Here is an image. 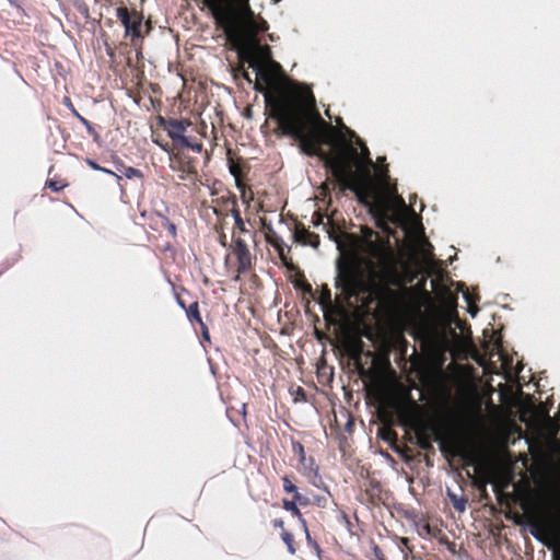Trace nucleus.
<instances>
[{
  "label": "nucleus",
  "instance_id": "obj_1",
  "mask_svg": "<svg viewBox=\"0 0 560 560\" xmlns=\"http://www.w3.org/2000/svg\"><path fill=\"white\" fill-rule=\"evenodd\" d=\"M250 67L257 68L255 90L265 92L266 108L278 124L276 133L291 137L299 141L304 154L317 156L331 172L340 191H353L361 205L370 207L377 226L385 229L390 209L389 198L381 196L373 182V162L368 147L358 138L360 153L352 142L340 138L334 143L331 152L323 150L322 144L330 143V136L336 130L322 118L314 97L311 95L307 98L291 83H277L271 69L259 67L256 61L250 62Z\"/></svg>",
  "mask_w": 560,
  "mask_h": 560
},
{
  "label": "nucleus",
  "instance_id": "obj_2",
  "mask_svg": "<svg viewBox=\"0 0 560 560\" xmlns=\"http://www.w3.org/2000/svg\"><path fill=\"white\" fill-rule=\"evenodd\" d=\"M234 49L245 50L258 44L257 35L268 30L264 19L255 20L249 0H201Z\"/></svg>",
  "mask_w": 560,
  "mask_h": 560
},
{
  "label": "nucleus",
  "instance_id": "obj_3",
  "mask_svg": "<svg viewBox=\"0 0 560 560\" xmlns=\"http://www.w3.org/2000/svg\"><path fill=\"white\" fill-rule=\"evenodd\" d=\"M336 288L346 300L358 298L364 291V271L358 258H347L337 265Z\"/></svg>",
  "mask_w": 560,
  "mask_h": 560
},
{
  "label": "nucleus",
  "instance_id": "obj_4",
  "mask_svg": "<svg viewBox=\"0 0 560 560\" xmlns=\"http://www.w3.org/2000/svg\"><path fill=\"white\" fill-rule=\"evenodd\" d=\"M417 444L421 450L430 451L432 442L440 443V450L444 455L462 457L467 462H472V457L465 446L455 439L443 438L436 428L432 425H422L416 431Z\"/></svg>",
  "mask_w": 560,
  "mask_h": 560
},
{
  "label": "nucleus",
  "instance_id": "obj_5",
  "mask_svg": "<svg viewBox=\"0 0 560 560\" xmlns=\"http://www.w3.org/2000/svg\"><path fill=\"white\" fill-rule=\"evenodd\" d=\"M371 285L378 299L393 302L400 299L393 287H402V278L395 265L385 264L381 270L371 273Z\"/></svg>",
  "mask_w": 560,
  "mask_h": 560
},
{
  "label": "nucleus",
  "instance_id": "obj_6",
  "mask_svg": "<svg viewBox=\"0 0 560 560\" xmlns=\"http://www.w3.org/2000/svg\"><path fill=\"white\" fill-rule=\"evenodd\" d=\"M226 248H230L236 258V279H238L241 275H245L252 270L254 257L249 250L246 240L243 236L235 234V231L232 232L231 242Z\"/></svg>",
  "mask_w": 560,
  "mask_h": 560
},
{
  "label": "nucleus",
  "instance_id": "obj_7",
  "mask_svg": "<svg viewBox=\"0 0 560 560\" xmlns=\"http://www.w3.org/2000/svg\"><path fill=\"white\" fill-rule=\"evenodd\" d=\"M116 18L121 22L125 27V36H130L132 43L142 38L141 26L143 15L136 11L129 10L127 7H118L116 9Z\"/></svg>",
  "mask_w": 560,
  "mask_h": 560
},
{
  "label": "nucleus",
  "instance_id": "obj_8",
  "mask_svg": "<svg viewBox=\"0 0 560 560\" xmlns=\"http://www.w3.org/2000/svg\"><path fill=\"white\" fill-rule=\"evenodd\" d=\"M292 451L294 455L299 457V463L302 467V474L313 486L320 488L324 482L322 476L319 475V467L316 464L314 457H306L304 446L300 442L292 443Z\"/></svg>",
  "mask_w": 560,
  "mask_h": 560
},
{
  "label": "nucleus",
  "instance_id": "obj_9",
  "mask_svg": "<svg viewBox=\"0 0 560 560\" xmlns=\"http://www.w3.org/2000/svg\"><path fill=\"white\" fill-rule=\"evenodd\" d=\"M532 534L548 547L550 545L547 539L551 540L552 544H560V516L556 520H547L535 524Z\"/></svg>",
  "mask_w": 560,
  "mask_h": 560
},
{
  "label": "nucleus",
  "instance_id": "obj_10",
  "mask_svg": "<svg viewBox=\"0 0 560 560\" xmlns=\"http://www.w3.org/2000/svg\"><path fill=\"white\" fill-rule=\"evenodd\" d=\"M160 124L167 131V135L173 140L174 145H188V138L185 137L186 129L190 122L186 119H165L160 118Z\"/></svg>",
  "mask_w": 560,
  "mask_h": 560
},
{
  "label": "nucleus",
  "instance_id": "obj_11",
  "mask_svg": "<svg viewBox=\"0 0 560 560\" xmlns=\"http://www.w3.org/2000/svg\"><path fill=\"white\" fill-rule=\"evenodd\" d=\"M171 168L180 172V178L185 179L197 175L196 161L183 150H177L170 155Z\"/></svg>",
  "mask_w": 560,
  "mask_h": 560
},
{
  "label": "nucleus",
  "instance_id": "obj_12",
  "mask_svg": "<svg viewBox=\"0 0 560 560\" xmlns=\"http://www.w3.org/2000/svg\"><path fill=\"white\" fill-rule=\"evenodd\" d=\"M346 349H347L349 355L355 361V364L359 369L360 374L365 375L368 373V371L361 364V354L363 352L362 340L359 338L350 340L346 345Z\"/></svg>",
  "mask_w": 560,
  "mask_h": 560
},
{
  "label": "nucleus",
  "instance_id": "obj_13",
  "mask_svg": "<svg viewBox=\"0 0 560 560\" xmlns=\"http://www.w3.org/2000/svg\"><path fill=\"white\" fill-rule=\"evenodd\" d=\"M282 506L285 511L290 512L293 516H295L303 525L304 527V530H305V534H306V539L308 541V544L311 545H314V546H317L315 541L312 540L311 538V535H310V532H308V528H307V525H306V522L305 520L303 518V515L299 509V505L296 504V502L292 499V500H287L284 499L282 501Z\"/></svg>",
  "mask_w": 560,
  "mask_h": 560
},
{
  "label": "nucleus",
  "instance_id": "obj_14",
  "mask_svg": "<svg viewBox=\"0 0 560 560\" xmlns=\"http://www.w3.org/2000/svg\"><path fill=\"white\" fill-rule=\"evenodd\" d=\"M294 237L298 242H300L304 245H310L315 248L319 246V242H320L319 236L316 233L308 231L303 225L296 226Z\"/></svg>",
  "mask_w": 560,
  "mask_h": 560
},
{
  "label": "nucleus",
  "instance_id": "obj_15",
  "mask_svg": "<svg viewBox=\"0 0 560 560\" xmlns=\"http://www.w3.org/2000/svg\"><path fill=\"white\" fill-rule=\"evenodd\" d=\"M229 167H230V173L235 178V184H236V187L241 191L242 198L246 199V191L250 190V188L242 179V166H241V164L231 160ZM249 192H252V191H249ZM250 195H253V194H250ZM252 198H253V196L249 197V199H252Z\"/></svg>",
  "mask_w": 560,
  "mask_h": 560
},
{
  "label": "nucleus",
  "instance_id": "obj_16",
  "mask_svg": "<svg viewBox=\"0 0 560 560\" xmlns=\"http://www.w3.org/2000/svg\"><path fill=\"white\" fill-rule=\"evenodd\" d=\"M317 303L322 306L325 319L329 320V313L332 310L334 305L331 300V292L327 284L322 285L320 294L317 298Z\"/></svg>",
  "mask_w": 560,
  "mask_h": 560
},
{
  "label": "nucleus",
  "instance_id": "obj_17",
  "mask_svg": "<svg viewBox=\"0 0 560 560\" xmlns=\"http://www.w3.org/2000/svg\"><path fill=\"white\" fill-rule=\"evenodd\" d=\"M116 170L119 173H121L125 177H127L128 179H133V178L142 179L143 178V174L139 168H136L132 166H127L121 161L116 163Z\"/></svg>",
  "mask_w": 560,
  "mask_h": 560
},
{
  "label": "nucleus",
  "instance_id": "obj_18",
  "mask_svg": "<svg viewBox=\"0 0 560 560\" xmlns=\"http://www.w3.org/2000/svg\"><path fill=\"white\" fill-rule=\"evenodd\" d=\"M148 219V224L153 231H162L165 228V224H167V218L158 212H150Z\"/></svg>",
  "mask_w": 560,
  "mask_h": 560
},
{
  "label": "nucleus",
  "instance_id": "obj_19",
  "mask_svg": "<svg viewBox=\"0 0 560 560\" xmlns=\"http://www.w3.org/2000/svg\"><path fill=\"white\" fill-rule=\"evenodd\" d=\"M185 312H186L188 320L191 324H194V323H196L198 325L203 324V320L201 318L200 311H199V303H198V301H195L191 304H189L187 306V308L185 310Z\"/></svg>",
  "mask_w": 560,
  "mask_h": 560
},
{
  "label": "nucleus",
  "instance_id": "obj_20",
  "mask_svg": "<svg viewBox=\"0 0 560 560\" xmlns=\"http://www.w3.org/2000/svg\"><path fill=\"white\" fill-rule=\"evenodd\" d=\"M448 498L453 504V508L463 513L466 510L467 499L464 497H458L455 493L448 492Z\"/></svg>",
  "mask_w": 560,
  "mask_h": 560
},
{
  "label": "nucleus",
  "instance_id": "obj_21",
  "mask_svg": "<svg viewBox=\"0 0 560 560\" xmlns=\"http://www.w3.org/2000/svg\"><path fill=\"white\" fill-rule=\"evenodd\" d=\"M214 231L215 233L218 234V242L219 244L222 246V247H228L229 245V242H228V235L226 233L224 232V222L222 221H218L215 224H214Z\"/></svg>",
  "mask_w": 560,
  "mask_h": 560
},
{
  "label": "nucleus",
  "instance_id": "obj_22",
  "mask_svg": "<svg viewBox=\"0 0 560 560\" xmlns=\"http://www.w3.org/2000/svg\"><path fill=\"white\" fill-rule=\"evenodd\" d=\"M78 120L86 128L88 133L93 138L95 142H100L101 136L95 130L94 126L82 115H78Z\"/></svg>",
  "mask_w": 560,
  "mask_h": 560
},
{
  "label": "nucleus",
  "instance_id": "obj_23",
  "mask_svg": "<svg viewBox=\"0 0 560 560\" xmlns=\"http://www.w3.org/2000/svg\"><path fill=\"white\" fill-rule=\"evenodd\" d=\"M281 538L285 544L288 551L291 555H294L296 552V547L293 535L290 532L283 529V532L281 533Z\"/></svg>",
  "mask_w": 560,
  "mask_h": 560
},
{
  "label": "nucleus",
  "instance_id": "obj_24",
  "mask_svg": "<svg viewBox=\"0 0 560 560\" xmlns=\"http://www.w3.org/2000/svg\"><path fill=\"white\" fill-rule=\"evenodd\" d=\"M294 287L296 289H301L304 294H308L313 299H315V292L312 289V285L306 280H298L294 283Z\"/></svg>",
  "mask_w": 560,
  "mask_h": 560
},
{
  "label": "nucleus",
  "instance_id": "obj_25",
  "mask_svg": "<svg viewBox=\"0 0 560 560\" xmlns=\"http://www.w3.org/2000/svg\"><path fill=\"white\" fill-rule=\"evenodd\" d=\"M229 199L232 200V207L229 208V211L232 213V215L234 218V222L240 223L243 218H242L241 211L238 209L237 199H236V197H230Z\"/></svg>",
  "mask_w": 560,
  "mask_h": 560
},
{
  "label": "nucleus",
  "instance_id": "obj_26",
  "mask_svg": "<svg viewBox=\"0 0 560 560\" xmlns=\"http://www.w3.org/2000/svg\"><path fill=\"white\" fill-rule=\"evenodd\" d=\"M46 186L48 188H50L52 191L58 192L67 186V183H65L63 180H58V179H48L46 182Z\"/></svg>",
  "mask_w": 560,
  "mask_h": 560
},
{
  "label": "nucleus",
  "instance_id": "obj_27",
  "mask_svg": "<svg viewBox=\"0 0 560 560\" xmlns=\"http://www.w3.org/2000/svg\"><path fill=\"white\" fill-rule=\"evenodd\" d=\"M230 197H235V195L231 194V192H226L225 195H222L221 197H219L215 202L220 206V207H224L226 208V211H229V208L232 207V200H230L229 198Z\"/></svg>",
  "mask_w": 560,
  "mask_h": 560
},
{
  "label": "nucleus",
  "instance_id": "obj_28",
  "mask_svg": "<svg viewBox=\"0 0 560 560\" xmlns=\"http://www.w3.org/2000/svg\"><path fill=\"white\" fill-rule=\"evenodd\" d=\"M235 231V234L237 235H245V234H250L249 230L245 226V222L244 220L242 219L241 222H234V228H233V231Z\"/></svg>",
  "mask_w": 560,
  "mask_h": 560
},
{
  "label": "nucleus",
  "instance_id": "obj_29",
  "mask_svg": "<svg viewBox=\"0 0 560 560\" xmlns=\"http://www.w3.org/2000/svg\"><path fill=\"white\" fill-rule=\"evenodd\" d=\"M175 148L177 150H183L185 148L187 149H191L192 151L195 152H201L202 150V144L201 143H198V142H191L189 139H188V145H175Z\"/></svg>",
  "mask_w": 560,
  "mask_h": 560
},
{
  "label": "nucleus",
  "instance_id": "obj_30",
  "mask_svg": "<svg viewBox=\"0 0 560 560\" xmlns=\"http://www.w3.org/2000/svg\"><path fill=\"white\" fill-rule=\"evenodd\" d=\"M267 241L279 250L280 257L283 259V254L281 249V238H279L278 236H267Z\"/></svg>",
  "mask_w": 560,
  "mask_h": 560
},
{
  "label": "nucleus",
  "instance_id": "obj_31",
  "mask_svg": "<svg viewBox=\"0 0 560 560\" xmlns=\"http://www.w3.org/2000/svg\"><path fill=\"white\" fill-rule=\"evenodd\" d=\"M281 479H282V486H283L284 492L294 486V483H293L294 476L293 475H284Z\"/></svg>",
  "mask_w": 560,
  "mask_h": 560
},
{
  "label": "nucleus",
  "instance_id": "obj_32",
  "mask_svg": "<svg viewBox=\"0 0 560 560\" xmlns=\"http://www.w3.org/2000/svg\"><path fill=\"white\" fill-rule=\"evenodd\" d=\"M313 503L316 504L318 508L325 509L328 504V497L327 495H314Z\"/></svg>",
  "mask_w": 560,
  "mask_h": 560
},
{
  "label": "nucleus",
  "instance_id": "obj_33",
  "mask_svg": "<svg viewBox=\"0 0 560 560\" xmlns=\"http://www.w3.org/2000/svg\"><path fill=\"white\" fill-rule=\"evenodd\" d=\"M293 500L296 502L298 505H301V506H307L312 503L311 499L303 494L294 495Z\"/></svg>",
  "mask_w": 560,
  "mask_h": 560
},
{
  "label": "nucleus",
  "instance_id": "obj_34",
  "mask_svg": "<svg viewBox=\"0 0 560 560\" xmlns=\"http://www.w3.org/2000/svg\"><path fill=\"white\" fill-rule=\"evenodd\" d=\"M213 212L218 217V221L224 222V219L228 217L229 211L224 207H213Z\"/></svg>",
  "mask_w": 560,
  "mask_h": 560
},
{
  "label": "nucleus",
  "instance_id": "obj_35",
  "mask_svg": "<svg viewBox=\"0 0 560 560\" xmlns=\"http://www.w3.org/2000/svg\"><path fill=\"white\" fill-rule=\"evenodd\" d=\"M465 299L468 303V307H469V312L472 316H475L477 314V312L479 311L478 307L475 305V301L472 299V296L470 294H465Z\"/></svg>",
  "mask_w": 560,
  "mask_h": 560
},
{
  "label": "nucleus",
  "instance_id": "obj_36",
  "mask_svg": "<svg viewBox=\"0 0 560 560\" xmlns=\"http://www.w3.org/2000/svg\"><path fill=\"white\" fill-rule=\"evenodd\" d=\"M422 253L425 260H433V246L430 243L427 244V247L423 248Z\"/></svg>",
  "mask_w": 560,
  "mask_h": 560
},
{
  "label": "nucleus",
  "instance_id": "obj_37",
  "mask_svg": "<svg viewBox=\"0 0 560 560\" xmlns=\"http://www.w3.org/2000/svg\"><path fill=\"white\" fill-rule=\"evenodd\" d=\"M164 229H166L168 231L170 235L173 238L176 237V235H177L176 225L173 222H171L168 219H167V224H165Z\"/></svg>",
  "mask_w": 560,
  "mask_h": 560
},
{
  "label": "nucleus",
  "instance_id": "obj_38",
  "mask_svg": "<svg viewBox=\"0 0 560 560\" xmlns=\"http://www.w3.org/2000/svg\"><path fill=\"white\" fill-rule=\"evenodd\" d=\"M393 194H394V200H395L396 205L401 208H406L404 198L397 195L396 189H394Z\"/></svg>",
  "mask_w": 560,
  "mask_h": 560
},
{
  "label": "nucleus",
  "instance_id": "obj_39",
  "mask_svg": "<svg viewBox=\"0 0 560 560\" xmlns=\"http://www.w3.org/2000/svg\"><path fill=\"white\" fill-rule=\"evenodd\" d=\"M154 143H156L162 150H164L167 153H171L172 149L168 143H163L162 141H159L158 139H153Z\"/></svg>",
  "mask_w": 560,
  "mask_h": 560
},
{
  "label": "nucleus",
  "instance_id": "obj_40",
  "mask_svg": "<svg viewBox=\"0 0 560 560\" xmlns=\"http://www.w3.org/2000/svg\"><path fill=\"white\" fill-rule=\"evenodd\" d=\"M362 234L366 240H371L375 233L372 229L364 226L362 228Z\"/></svg>",
  "mask_w": 560,
  "mask_h": 560
},
{
  "label": "nucleus",
  "instance_id": "obj_41",
  "mask_svg": "<svg viewBox=\"0 0 560 560\" xmlns=\"http://www.w3.org/2000/svg\"><path fill=\"white\" fill-rule=\"evenodd\" d=\"M199 327H200V329H201L202 337H203L206 340H210V334H209L208 326L203 323V324L199 325Z\"/></svg>",
  "mask_w": 560,
  "mask_h": 560
},
{
  "label": "nucleus",
  "instance_id": "obj_42",
  "mask_svg": "<svg viewBox=\"0 0 560 560\" xmlns=\"http://www.w3.org/2000/svg\"><path fill=\"white\" fill-rule=\"evenodd\" d=\"M20 258L21 255H18V257H15L11 262L5 264V266L0 270V275L10 269Z\"/></svg>",
  "mask_w": 560,
  "mask_h": 560
},
{
  "label": "nucleus",
  "instance_id": "obj_43",
  "mask_svg": "<svg viewBox=\"0 0 560 560\" xmlns=\"http://www.w3.org/2000/svg\"><path fill=\"white\" fill-rule=\"evenodd\" d=\"M66 101H67L68 107L70 108L72 115L78 119V115H81V114L75 109V107L71 103L70 98L67 97Z\"/></svg>",
  "mask_w": 560,
  "mask_h": 560
},
{
  "label": "nucleus",
  "instance_id": "obj_44",
  "mask_svg": "<svg viewBox=\"0 0 560 560\" xmlns=\"http://www.w3.org/2000/svg\"><path fill=\"white\" fill-rule=\"evenodd\" d=\"M272 526L275 528H281L282 530L284 529V522L282 518H276L272 521Z\"/></svg>",
  "mask_w": 560,
  "mask_h": 560
},
{
  "label": "nucleus",
  "instance_id": "obj_45",
  "mask_svg": "<svg viewBox=\"0 0 560 560\" xmlns=\"http://www.w3.org/2000/svg\"><path fill=\"white\" fill-rule=\"evenodd\" d=\"M86 164H88L91 168H93V170H95V171L103 170V167H102V166H100V165H98L96 162H94L93 160L88 159V160H86Z\"/></svg>",
  "mask_w": 560,
  "mask_h": 560
},
{
  "label": "nucleus",
  "instance_id": "obj_46",
  "mask_svg": "<svg viewBox=\"0 0 560 560\" xmlns=\"http://www.w3.org/2000/svg\"><path fill=\"white\" fill-rule=\"evenodd\" d=\"M100 171H101V172H104V173H107V174H109V175L115 176V177L117 178V180H118V182H120V180H121V178H122V177H121V175H118L117 173H115V172H113V171H110V170H107V168H105V167H103V170H100Z\"/></svg>",
  "mask_w": 560,
  "mask_h": 560
},
{
  "label": "nucleus",
  "instance_id": "obj_47",
  "mask_svg": "<svg viewBox=\"0 0 560 560\" xmlns=\"http://www.w3.org/2000/svg\"><path fill=\"white\" fill-rule=\"evenodd\" d=\"M176 302L177 304L183 308V310H186L187 308V305L186 303L184 302V300L179 296V294L176 293Z\"/></svg>",
  "mask_w": 560,
  "mask_h": 560
},
{
  "label": "nucleus",
  "instance_id": "obj_48",
  "mask_svg": "<svg viewBox=\"0 0 560 560\" xmlns=\"http://www.w3.org/2000/svg\"><path fill=\"white\" fill-rule=\"evenodd\" d=\"M285 493L292 494L293 497L298 495V494H301L299 492L298 487L295 485L291 489L287 490Z\"/></svg>",
  "mask_w": 560,
  "mask_h": 560
},
{
  "label": "nucleus",
  "instance_id": "obj_49",
  "mask_svg": "<svg viewBox=\"0 0 560 560\" xmlns=\"http://www.w3.org/2000/svg\"><path fill=\"white\" fill-rule=\"evenodd\" d=\"M285 493L292 494L293 497L298 495V494H301L299 492L298 487L295 485L291 489L287 490Z\"/></svg>",
  "mask_w": 560,
  "mask_h": 560
},
{
  "label": "nucleus",
  "instance_id": "obj_50",
  "mask_svg": "<svg viewBox=\"0 0 560 560\" xmlns=\"http://www.w3.org/2000/svg\"><path fill=\"white\" fill-rule=\"evenodd\" d=\"M374 552H375V556H376V558H377L378 560H384L383 553H382V551L380 550V548H378V547H376V548L374 549Z\"/></svg>",
  "mask_w": 560,
  "mask_h": 560
},
{
  "label": "nucleus",
  "instance_id": "obj_51",
  "mask_svg": "<svg viewBox=\"0 0 560 560\" xmlns=\"http://www.w3.org/2000/svg\"><path fill=\"white\" fill-rule=\"evenodd\" d=\"M271 67H272L273 69H276V70L281 71V66H280L278 62H275V61H273V62L271 63Z\"/></svg>",
  "mask_w": 560,
  "mask_h": 560
},
{
  "label": "nucleus",
  "instance_id": "obj_52",
  "mask_svg": "<svg viewBox=\"0 0 560 560\" xmlns=\"http://www.w3.org/2000/svg\"><path fill=\"white\" fill-rule=\"evenodd\" d=\"M345 128V130L351 136V137H357L354 131L350 130L348 127H346L345 125L342 126Z\"/></svg>",
  "mask_w": 560,
  "mask_h": 560
},
{
  "label": "nucleus",
  "instance_id": "obj_53",
  "mask_svg": "<svg viewBox=\"0 0 560 560\" xmlns=\"http://www.w3.org/2000/svg\"><path fill=\"white\" fill-rule=\"evenodd\" d=\"M244 78L248 81V82H252V79L249 77V74L247 72H244Z\"/></svg>",
  "mask_w": 560,
  "mask_h": 560
},
{
  "label": "nucleus",
  "instance_id": "obj_54",
  "mask_svg": "<svg viewBox=\"0 0 560 560\" xmlns=\"http://www.w3.org/2000/svg\"><path fill=\"white\" fill-rule=\"evenodd\" d=\"M402 291H404L405 293H409V292L411 291V289H408V288H405V287H404V288H402Z\"/></svg>",
  "mask_w": 560,
  "mask_h": 560
},
{
  "label": "nucleus",
  "instance_id": "obj_55",
  "mask_svg": "<svg viewBox=\"0 0 560 560\" xmlns=\"http://www.w3.org/2000/svg\"><path fill=\"white\" fill-rule=\"evenodd\" d=\"M342 517L346 520L347 523H349L348 516L346 514H343Z\"/></svg>",
  "mask_w": 560,
  "mask_h": 560
},
{
  "label": "nucleus",
  "instance_id": "obj_56",
  "mask_svg": "<svg viewBox=\"0 0 560 560\" xmlns=\"http://www.w3.org/2000/svg\"><path fill=\"white\" fill-rule=\"evenodd\" d=\"M388 433L396 436V432H394V431H388Z\"/></svg>",
  "mask_w": 560,
  "mask_h": 560
}]
</instances>
